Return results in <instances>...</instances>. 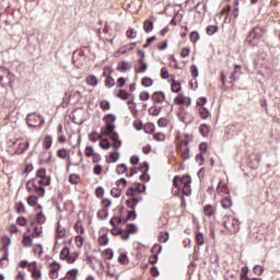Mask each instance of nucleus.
I'll return each mask as SVG.
<instances>
[{
	"label": "nucleus",
	"mask_w": 280,
	"mask_h": 280,
	"mask_svg": "<svg viewBox=\"0 0 280 280\" xmlns=\"http://www.w3.org/2000/svg\"><path fill=\"white\" fill-rule=\"evenodd\" d=\"M223 226L228 235H235V233H240V220H237L235 217H223Z\"/></svg>",
	"instance_id": "obj_4"
},
{
	"label": "nucleus",
	"mask_w": 280,
	"mask_h": 280,
	"mask_svg": "<svg viewBox=\"0 0 280 280\" xmlns=\"http://www.w3.org/2000/svg\"><path fill=\"white\" fill-rule=\"evenodd\" d=\"M126 36L127 38H137V31H135V28H129L126 32Z\"/></svg>",
	"instance_id": "obj_63"
},
{
	"label": "nucleus",
	"mask_w": 280,
	"mask_h": 280,
	"mask_svg": "<svg viewBox=\"0 0 280 280\" xmlns=\"http://www.w3.org/2000/svg\"><path fill=\"white\" fill-rule=\"evenodd\" d=\"M39 163L40 165H49L51 163V152L44 151L39 154Z\"/></svg>",
	"instance_id": "obj_17"
},
{
	"label": "nucleus",
	"mask_w": 280,
	"mask_h": 280,
	"mask_svg": "<svg viewBox=\"0 0 280 280\" xmlns=\"http://www.w3.org/2000/svg\"><path fill=\"white\" fill-rule=\"evenodd\" d=\"M143 130L147 132V135H152V132H154V125L152 122H147L143 126Z\"/></svg>",
	"instance_id": "obj_45"
},
{
	"label": "nucleus",
	"mask_w": 280,
	"mask_h": 280,
	"mask_svg": "<svg viewBox=\"0 0 280 280\" xmlns=\"http://www.w3.org/2000/svg\"><path fill=\"white\" fill-rule=\"evenodd\" d=\"M50 185L51 177L47 175V170H37L35 177L26 182V191L33 194L27 198L30 207H36L38 205V198H45V187H49Z\"/></svg>",
	"instance_id": "obj_1"
},
{
	"label": "nucleus",
	"mask_w": 280,
	"mask_h": 280,
	"mask_svg": "<svg viewBox=\"0 0 280 280\" xmlns=\"http://www.w3.org/2000/svg\"><path fill=\"white\" fill-rule=\"evenodd\" d=\"M116 173H118L119 175L121 174H128V166L126 164H119L117 167H116Z\"/></svg>",
	"instance_id": "obj_40"
},
{
	"label": "nucleus",
	"mask_w": 280,
	"mask_h": 280,
	"mask_svg": "<svg viewBox=\"0 0 280 280\" xmlns=\"http://www.w3.org/2000/svg\"><path fill=\"white\" fill-rule=\"evenodd\" d=\"M108 242H109V238H108V235H106V234H103L98 237L100 246H108Z\"/></svg>",
	"instance_id": "obj_39"
},
{
	"label": "nucleus",
	"mask_w": 280,
	"mask_h": 280,
	"mask_svg": "<svg viewBox=\"0 0 280 280\" xmlns=\"http://www.w3.org/2000/svg\"><path fill=\"white\" fill-rule=\"evenodd\" d=\"M105 86H107V89H113V86H115V79H113L110 72L105 80Z\"/></svg>",
	"instance_id": "obj_41"
},
{
	"label": "nucleus",
	"mask_w": 280,
	"mask_h": 280,
	"mask_svg": "<svg viewBox=\"0 0 280 280\" xmlns=\"http://www.w3.org/2000/svg\"><path fill=\"white\" fill-rule=\"evenodd\" d=\"M97 218L98 220H106V218H108V209L103 208L102 210H100L97 212Z\"/></svg>",
	"instance_id": "obj_44"
},
{
	"label": "nucleus",
	"mask_w": 280,
	"mask_h": 280,
	"mask_svg": "<svg viewBox=\"0 0 280 280\" xmlns=\"http://www.w3.org/2000/svg\"><path fill=\"white\" fill-rule=\"evenodd\" d=\"M60 262L52 261L48 265V275L50 279H58L60 277Z\"/></svg>",
	"instance_id": "obj_13"
},
{
	"label": "nucleus",
	"mask_w": 280,
	"mask_h": 280,
	"mask_svg": "<svg viewBox=\"0 0 280 280\" xmlns=\"http://www.w3.org/2000/svg\"><path fill=\"white\" fill-rule=\"evenodd\" d=\"M132 69V63L130 61H119L117 66V71L120 73H126L127 71H130Z\"/></svg>",
	"instance_id": "obj_19"
},
{
	"label": "nucleus",
	"mask_w": 280,
	"mask_h": 280,
	"mask_svg": "<svg viewBox=\"0 0 280 280\" xmlns=\"http://www.w3.org/2000/svg\"><path fill=\"white\" fill-rule=\"evenodd\" d=\"M95 149L93 147H86L84 150V154L88 159H92L94 154H96Z\"/></svg>",
	"instance_id": "obj_43"
},
{
	"label": "nucleus",
	"mask_w": 280,
	"mask_h": 280,
	"mask_svg": "<svg viewBox=\"0 0 280 280\" xmlns=\"http://www.w3.org/2000/svg\"><path fill=\"white\" fill-rule=\"evenodd\" d=\"M154 141H165V133L163 132H155L153 133Z\"/></svg>",
	"instance_id": "obj_54"
},
{
	"label": "nucleus",
	"mask_w": 280,
	"mask_h": 280,
	"mask_svg": "<svg viewBox=\"0 0 280 280\" xmlns=\"http://www.w3.org/2000/svg\"><path fill=\"white\" fill-rule=\"evenodd\" d=\"M175 104H177V106H189V104H191V100L183 94H179L177 97H175Z\"/></svg>",
	"instance_id": "obj_18"
},
{
	"label": "nucleus",
	"mask_w": 280,
	"mask_h": 280,
	"mask_svg": "<svg viewBox=\"0 0 280 280\" xmlns=\"http://www.w3.org/2000/svg\"><path fill=\"white\" fill-rule=\"evenodd\" d=\"M173 186L178 189V191H183L184 196H191V176L184 175L175 176L173 179Z\"/></svg>",
	"instance_id": "obj_3"
},
{
	"label": "nucleus",
	"mask_w": 280,
	"mask_h": 280,
	"mask_svg": "<svg viewBox=\"0 0 280 280\" xmlns=\"http://www.w3.org/2000/svg\"><path fill=\"white\" fill-rule=\"evenodd\" d=\"M161 250L162 247L159 244H155L151 248V253H153V255L149 257V264H156V261H159V254L161 253Z\"/></svg>",
	"instance_id": "obj_14"
},
{
	"label": "nucleus",
	"mask_w": 280,
	"mask_h": 280,
	"mask_svg": "<svg viewBox=\"0 0 280 280\" xmlns=\"http://www.w3.org/2000/svg\"><path fill=\"white\" fill-rule=\"evenodd\" d=\"M217 194H219V196H223L224 194H229V187L226 186L225 183L219 182L218 187H217Z\"/></svg>",
	"instance_id": "obj_23"
},
{
	"label": "nucleus",
	"mask_w": 280,
	"mask_h": 280,
	"mask_svg": "<svg viewBox=\"0 0 280 280\" xmlns=\"http://www.w3.org/2000/svg\"><path fill=\"white\" fill-rule=\"evenodd\" d=\"M14 154H24L30 149V139L18 138L12 142Z\"/></svg>",
	"instance_id": "obj_8"
},
{
	"label": "nucleus",
	"mask_w": 280,
	"mask_h": 280,
	"mask_svg": "<svg viewBox=\"0 0 280 280\" xmlns=\"http://www.w3.org/2000/svg\"><path fill=\"white\" fill-rule=\"evenodd\" d=\"M152 84H154V80H152V78L144 77L141 79V85L145 89H149V86H152Z\"/></svg>",
	"instance_id": "obj_33"
},
{
	"label": "nucleus",
	"mask_w": 280,
	"mask_h": 280,
	"mask_svg": "<svg viewBox=\"0 0 280 280\" xmlns=\"http://www.w3.org/2000/svg\"><path fill=\"white\" fill-rule=\"evenodd\" d=\"M34 237H43V225H36L34 228Z\"/></svg>",
	"instance_id": "obj_51"
},
{
	"label": "nucleus",
	"mask_w": 280,
	"mask_h": 280,
	"mask_svg": "<svg viewBox=\"0 0 280 280\" xmlns=\"http://www.w3.org/2000/svg\"><path fill=\"white\" fill-rule=\"evenodd\" d=\"M118 262H120L121 266H128V264H129L128 255H126V253L119 254Z\"/></svg>",
	"instance_id": "obj_34"
},
{
	"label": "nucleus",
	"mask_w": 280,
	"mask_h": 280,
	"mask_svg": "<svg viewBox=\"0 0 280 280\" xmlns=\"http://www.w3.org/2000/svg\"><path fill=\"white\" fill-rule=\"evenodd\" d=\"M199 132L201 137H209V132H211V127H209V125H200Z\"/></svg>",
	"instance_id": "obj_27"
},
{
	"label": "nucleus",
	"mask_w": 280,
	"mask_h": 280,
	"mask_svg": "<svg viewBox=\"0 0 280 280\" xmlns=\"http://www.w3.org/2000/svg\"><path fill=\"white\" fill-rule=\"evenodd\" d=\"M112 142H113V148L114 150L112 152H109V156L107 159V163H117L119 161V149L121 147V140H119V135L118 133H114L112 136Z\"/></svg>",
	"instance_id": "obj_5"
},
{
	"label": "nucleus",
	"mask_w": 280,
	"mask_h": 280,
	"mask_svg": "<svg viewBox=\"0 0 280 280\" xmlns=\"http://www.w3.org/2000/svg\"><path fill=\"white\" fill-rule=\"evenodd\" d=\"M35 211L37 212L36 214V222L40 225V224H45V214H43V207L42 206H37Z\"/></svg>",
	"instance_id": "obj_22"
},
{
	"label": "nucleus",
	"mask_w": 280,
	"mask_h": 280,
	"mask_svg": "<svg viewBox=\"0 0 280 280\" xmlns=\"http://www.w3.org/2000/svg\"><path fill=\"white\" fill-rule=\"evenodd\" d=\"M81 141L82 138L80 137V133H71L68 139V143L71 145V148H78Z\"/></svg>",
	"instance_id": "obj_16"
},
{
	"label": "nucleus",
	"mask_w": 280,
	"mask_h": 280,
	"mask_svg": "<svg viewBox=\"0 0 280 280\" xmlns=\"http://www.w3.org/2000/svg\"><path fill=\"white\" fill-rule=\"evenodd\" d=\"M102 137H106L105 135L97 133V132H92L89 135V139L92 141V143H95L96 141H102Z\"/></svg>",
	"instance_id": "obj_28"
},
{
	"label": "nucleus",
	"mask_w": 280,
	"mask_h": 280,
	"mask_svg": "<svg viewBox=\"0 0 280 280\" xmlns=\"http://www.w3.org/2000/svg\"><path fill=\"white\" fill-rule=\"evenodd\" d=\"M151 98L153 102H155V104H163V102H165V93L161 91L154 92Z\"/></svg>",
	"instance_id": "obj_21"
},
{
	"label": "nucleus",
	"mask_w": 280,
	"mask_h": 280,
	"mask_svg": "<svg viewBox=\"0 0 280 280\" xmlns=\"http://www.w3.org/2000/svg\"><path fill=\"white\" fill-rule=\"evenodd\" d=\"M242 273H241V279L242 280H248L250 278H248V267H243L241 269Z\"/></svg>",
	"instance_id": "obj_59"
},
{
	"label": "nucleus",
	"mask_w": 280,
	"mask_h": 280,
	"mask_svg": "<svg viewBox=\"0 0 280 280\" xmlns=\"http://www.w3.org/2000/svg\"><path fill=\"white\" fill-rule=\"evenodd\" d=\"M116 120H117V117H115V115L113 114H108L103 118V121L105 124V129L102 131V135H104L105 137H110L112 140H113V135H117V132H115Z\"/></svg>",
	"instance_id": "obj_6"
},
{
	"label": "nucleus",
	"mask_w": 280,
	"mask_h": 280,
	"mask_svg": "<svg viewBox=\"0 0 280 280\" xmlns=\"http://www.w3.org/2000/svg\"><path fill=\"white\" fill-rule=\"evenodd\" d=\"M128 106L131 109V115L135 117V119H137L139 117V110L137 109L136 105H130V104H135L132 103V101H128Z\"/></svg>",
	"instance_id": "obj_37"
},
{
	"label": "nucleus",
	"mask_w": 280,
	"mask_h": 280,
	"mask_svg": "<svg viewBox=\"0 0 280 280\" xmlns=\"http://www.w3.org/2000/svg\"><path fill=\"white\" fill-rule=\"evenodd\" d=\"M168 241H170V232H161L159 235V242H161L162 244H165Z\"/></svg>",
	"instance_id": "obj_38"
},
{
	"label": "nucleus",
	"mask_w": 280,
	"mask_h": 280,
	"mask_svg": "<svg viewBox=\"0 0 280 280\" xmlns=\"http://www.w3.org/2000/svg\"><path fill=\"white\" fill-rule=\"evenodd\" d=\"M26 124L30 128H40L45 124V119L36 114H30L26 117Z\"/></svg>",
	"instance_id": "obj_11"
},
{
	"label": "nucleus",
	"mask_w": 280,
	"mask_h": 280,
	"mask_svg": "<svg viewBox=\"0 0 280 280\" xmlns=\"http://www.w3.org/2000/svg\"><path fill=\"white\" fill-rule=\"evenodd\" d=\"M59 257L63 261H67V264H74L75 259H78V254L75 252L69 250V247H63Z\"/></svg>",
	"instance_id": "obj_10"
},
{
	"label": "nucleus",
	"mask_w": 280,
	"mask_h": 280,
	"mask_svg": "<svg viewBox=\"0 0 280 280\" xmlns=\"http://www.w3.org/2000/svg\"><path fill=\"white\" fill-rule=\"evenodd\" d=\"M264 38V28L256 26L254 27L246 37V43L252 47H257L259 45V40Z\"/></svg>",
	"instance_id": "obj_7"
},
{
	"label": "nucleus",
	"mask_w": 280,
	"mask_h": 280,
	"mask_svg": "<svg viewBox=\"0 0 280 280\" xmlns=\"http://www.w3.org/2000/svg\"><path fill=\"white\" fill-rule=\"evenodd\" d=\"M171 91H173V93H180V82L173 81L171 85Z\"/></svg>",
	"instance_id": "obj_48"
},
{
	"label": "nucleus",
	"mask_w": 280,
	"mask_h": 280,
	"mask_svg": "<svg viewBox=\"0 0 280 280\" xmlns=\"http://www.w3.org/2000/svg\"><path fill=\"white\" fill-rule=\"evenodd\" d=\"M178 154L183 159V161H189V159H191V153L189 151V147H184L183 144L179 145Z\"/></svg>",
	"instance_id": "obj_15"
},
{
	"label": "nucleus",
	"mask_w": 280,
	"mask_h": 280,
	"mask_svg": "<svg viewBox=\"0 0 280 280\" xmlns=\"http://www.w3.org/2000/svg\"><path fill=\"white\" fill-rule=\"evenodd\" d=\"M218 32V25H209L207 27V35L208 36H213Z\"/></svg>",
	"instance_id": "obj_52"
},
{
	"label": "nucleus",
	"mask_w": 280,
	"mask_h": 280,
	"mask_svg": "<svg viewBox=\"0 0 280 280\" xmlns=\"http://www.w3.org/2000/svg\"><path fill=\"white\" fill-rule=\"evenodd\" d=\"M22 244H23V246H25V248H30V246H32V244H33L32 236L24 234Z\"/></svg>",
	"instance_id": "obj_35"
},
{
	"label": "nucleus",
	"mask_w": 280,
	"mask_h": 280,
	"mask_svg": "<svg viewBox=\"0 0 280 280\" xmlns=\"http://www.w3.org/2000/svg\"><path fill=\"white\" fill-rule=\"evenodd\" d=\"M117 97H119V100H128V97H130V94H128L126 90H119Z\"/></svg>",
	"instance_id": "obj_53"
},
{
	"label": "nucleus",
	"mask_w": 280,
	"mask_h": 280,
	"mask_svg": "<svg viewBox=\"0 0 280 280\" xmlns=\"http://www.w3.org/2000/svg\"><path fill=\"white\" fill-rule=\"evenodd\" d=\"M57 156H58V159H67L69 156V151L65 148L59 149L57 151Z\"/></svg>",
	"instance_id": "obj_42"
},
{
	"label": "nucleus",
	"mask_w": 280,
	"mask_h": 280,
	"mask_svg": "<svg viewBox=\"0 0 280 280\" xmlns=\"http://www.w3.org/2000/svg\"><path fill=\"white\" fill-rule=\"evenodd\" d=\"M102 255H103L104 259L110 260V259H113V255H114L113 249H105Z\"/></svg>",
	"instance_id": "obj_57"
},
{
	"label": "nucleus",
	"mask_w": 280,
	"mask_h": 280,
	"mask_svg": "<svg viewBox=\"0 0 280 280\" xmlns=\"http://www.w3.org/2000/svg\"><path fill=\"white\" fill-rule=\"evenodd\" d=\"M116 185L118 188L125 189V187L128 185V182L126 180V178H120L116 182Z\"/></svg>",
	"instance_id": "obj_56"
},
{
	"label": "nucleus",
	"mask_w": 280,
	"mask_h": 280,
	"mask_svg": "<svg viewBox=\"0 0 280 280\" xmlns=\"http://www.w3.org/2000/svg\"><path fill=\"white\" fill-rule=\"evenodd\" d=\"M138 54H140L141 57L138 59V63L135 66V72L145 73L148 71V63L145 62V52L139 50Z\"/></svg>",
	"instance_id": "obj_12"
},
{
	"label": "nucleus",
	"mask_w": 280,
	"mask_h": 280,
	"mask_svg": "<svg viewBox=\"0 0 280 280\" xmlns=\"http://www.w3.org/2000/svg\"><path fill=\"white\" fill-rule=\"evenodd\" d=\"M143 30L147 34H150L154 30V22L147 20L143 23Z\"/></svg>",
	"instance_id": "obj_29"
},
{
	"label": "nucleus",
	"mask_w": 280,
	"mask_h": 280,
	"mask_svg": "<svg viewBox=\"0 0 280 280\" xmlns=\"http://www.w3.org/2000/svg\"><path fill=\"white\" fill-rule=\"evenodd\" d=\"M102 110H110V102L103 100L101 101Z\"/></svg>",
	"instance_id": "obj_58"
},
{
	"label": "nucleus",
	"mask_w": 280,
	"mask_h": 280,
	"mask_svg": "<svg viewBox=\"0 0 280 280\" xmlns=\"http://www.w3.org/2000/svg\"><path fill=\"white\" fill-rule=\"evenodd\" d=\"M30 268H33L31 269L32 271V277L34 280H40L43 279V272L40 271V269H38V267H36V262H33Z\"/></svg>",
	"instance_id": "obj_20"
},
{
	"label": "nucleus",
	"mask_w": 280,
	"mask_h": 280,
	"mask_svg": "<svg viewBox=\"0 0 280 280\" xmlns=\"http://www.w3.org/2000/svg\"><path fill=\"white\" fill-rule=\"evenodd\" d=\"M221 206L223 209H231L233 207V200H231V197H223Z\"/></svg>",
	"instance_id": "obj_26"
},
{
	"label": "nucleus",
	"mask_w": 280,
	"mask_h": 280,
	"mask_svg": "<svg viewBox=\"0 0 280 280\" xmlns=\"http://www.w3.org/2000/svg\"><path fill=\"white\" fill-rule=\"evenodd\" d=\"M0 268H5L8 266L9 260H8V253L7 252H0Z\"/></svg>",
	"instance_id": "obj_30"
},
{
	"label": "nucleus",
	"mask_w": 280,
	"mask_h": 280,
	"mask_svg": "<svg viewBox=\"0 0 280 280\" xmlns=\"http://www.w3.org/2000/svg\"><path fill=\"white\" fill-rule=\"evenodd\" d=\"M158 126L160 128H167V126H170V120L167 118H160L158 120Z\"/></svg>",
	"instance_id": "obj_50"
},
{
	"label": "nucleus",
	"mask_w": 280,
	"mask_h": 280,
	"mask_svg": "<svg viewBox=\"0 0 280 280\" xmlns=\"http://www.w3.org/2000/svg\"><path fill=\"white\" fill-rule=\"evenodd\" d=\"M10 244H12V238H10L9 236H4L2 238V248H0V253H8Z\"/></svg>",
	"instance_id": "obj_24"
},
{
	"label": "nucleus",
	"mask_w": 280,
	"mask_h": 280,
	"mask_svg": "<svg viewBox=\"0 0 280 280\" xmlns=\"http://www.w3.org/2000/svg\"><path fill=\"white\" fill-rule=\"evenodd\" d=\"M33 253H34V255H37L38 257H40V255H43V245L37 244V245L33 246Z\"/></svg>",
	"instance_id": "obj_49"
},
{
	"label": "nucleus",
	"mask_w": 280,
	"mask_h": 280,
	"mask_svg": "<svg viewBox=\"0 0 280 280\" xmlns=\"http://www.w3.org/2000/svg\"><path fill=\"white\" fill-rule=\"evenodd\" d=\"M113 144L110 143V141H108V139H101L100 141V148H102V150H110V147Z\"/></svg>",
	"instance_id": "obj_36"
},
{
	"label": "nucleus",
	"mask_w": 280,
	"mask_h": 280,
	"mask_svg": "<svg viewBox=\"0 0 280 280\" xmlns=\"http://www.w3.org/2000/svg\"><path fill=\"white\" fill-rule=\"evenodd\" d=\"M161 107L153 105L149 108V115L152 117H159V115H161Z\"/></svg>",
	"instance_id": "obj_31"
},
{
	"label": "nucleus",
	"mask_w": 280,
	"mask_h": 280,
	"mask_svg": "<svg viewBox=\"0 0 280 280\" xmlns=\"http://www.w3.org/2000/svg\"><path fill=\"white\" fill-rule=\"evenodd\" d=\"M75 244L78 248H82V246H84V236L78 235L75 237Z\"/></svg>",
	"instance_id": "obj_55"
},
{
	"label": "nucleus",
	"mask_w": 280,
	"mask_h": 280,
	"mask_svg": "<svg viewBox=\"0 0 280 280\" xmlns=\"http://www.w3.org/2000/svg\"><path fill=\"white\" fill-rule=\"evenodd\" d=\"M74 230L78 233V235H84V228L80 223L74 224Z\"/></svg>",
	"instance_id": "obj_61"
},
{
	"label": "nucleus",
	"mask_w": 280,
	"mask_h": 280,
	"mask_svg": "<svg viewBox=\"0 0 280 280\" xmlns=\"http://www.w3.org/2000/svg\"><path fill=\"white\" fill-rule=\"evenodd\" d=\"M196 243L198 244V246H203L205 244V234L202 233H197L196 234Z\"/></svg>",
	"instance_id": "obj_47"
},
{
	"label": "nucleus",
	"mask_w": 280,
	"mask_h": 280,
	"mask_svg": "<svg viewBox=\"0 0 280 280\" xmlns=\"http://www.w3.org/2000/svg\"><path fill=\"white\" fill-rule=\"evenodd\" d=\"M85 82L89 86H97L98 84L97 77L93 74L88 75Z\"/></svg>",
	"instance_id": "obj_25"
},
{
	"label": "nucleus",
	"mask_w": 280,
	"mask_h": 280,
	"mask_svg": "<svg viewBox=\"0 0 280 280\" xmlns=\"http://www.w3.org/2000/svg\"><path fill=\"white\" fill-rule=\"evenodd\" d=\"M145 191V186L144 184H136L135 187H129L127 189V196L130 197V199L126 200V205L128 209H133L143 200L139 194H143Z\"/></svg>",
	"instance_id": "obj_2"
},
{
	"label": "nucleus",
	"mask_w": 280,
	"mask_h": 280,
	"mask_svg": "<svg viewBox=\"0 0 280 280\" xmlns=\"http://www.w3.org/2000/svg\"><path fill=\"white\" fill-rule=\"evenodd\" d=\"M199 115L201 119H208L209 118V109L206 107H199Z\"/></svg>",
	"instance_id": "obj_46"
},
{
	"label": "nucleus",
	"mask_w": 280,
	"mask_h": 280,
	"mask_svg": "<svg viewBox=\"0 0 280 280\" xmlns=\"http://www.w3.org/2000/svg\"><path fill=\"white\" fill-rule=\"evenodd\" d=\"M203 213H205V215H207V218H211V215H213V213H215V208H213V206H211V205H207L203 208Z\"/></svg>",
	"instance_id": "obj_32"
},
{
	"label": "nucleus",
	"mask_w": 280,
	"mask_h": 280,
	"mask_svg": "<svg viewBox=\"0 0 280 280\" xmlns=\"http://www.w3.org/2000/svg\"><path fill=\"white\" fill-rule=\"evenodd\" d=\"M67 237H69V230L58 222L55 233V248H60V240H67Z\"/></svg>",
	"instance_id": "obj_9"
},
{
	"label": "nucleus",
	"mask_w": 280,
	"mask_h": 280,
	"mask_svg": "<svg viewBox=\"0 0 280 280\" xmlns=\"http://www.w3.org/2000/svg\"><path fill=\"white\" fill-rule=\"evenodd\" d=\"M113 198H120L121 197V189L120 188H113L110 190Z\"/></svg>",
	"instance_id": "obj_62"
},
{
	"label": "nucleus",
	"mask_w": 280,
	"mask_h": 280,
	"mask_svg": "<svg viewBox=\"0 0 280 280\" xmlns=\"http://www.w3.org/2000/svg\"><path fill=\"white\" fill-rule=\"evenodd\" d=\"M126 231H128L129 234H135L137 233V231H139V229L135 224H128Z\"/></svg>",
	"instance_id": "obj_64"
},
{
	"label": "nucleus",
	"mask_w": 280,
	"mask_h": 280,
	"mask_svg": "<svg viewBox=\"0 0 280 280\" xmlns=\"http://www.w3.org/2000/svg\"><path fill=\"white\" fill-rule=\"evenodd\" d=\"M191 54V49L189 47H184L180 50V57L182 58H187Z\"/></svg>",
	"instance_id": "obj_60"
}]
</instances>
